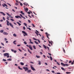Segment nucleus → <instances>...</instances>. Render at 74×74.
Masks as SVG:
<instances>
[{"label": "nucleus", "instance_id": "obj_46", "mask_svg": "<svg viewBox=\"0 0 74 74\" xmlns=\"http://www.w3.org/2000/svg\"><path fill=\"white\" fill-rule=\"evenodd\" d=\"M20 15L21 18H23V16H22V14H20Z\"/></svg>", "mask_w": 74, "mask_h": 74}, {"label": "nucleus", "instance_id": "obj_53", "mask_svg": "<svg viewBox=\"0 0 74 74\" xmlns=\"http://www.w3.org/2000/svg\"><path fill=\"white\" fill-rule=\"evenodd\" d=\"M1 44L3 45V46H4V44L3 43H1Z\"/></svg>", "mask_w": 74, "mask_h": 74}, {"label": "nucleus", "instance_id": "obj_15", "mask_svg": "<svg viewBox=\"0 0 74 74\" xmlns=\"http://www.w3.org/2000/svg\"><path fill=\"white\" fill-rule=\"evenodd\" d=\"M20 12L22 15H25V13H23V12L22 11H21Z\"/></svg>", "mask_w": 74, "mask_h": 74}, {"label": "nucleus", "instance_id": "obj_22", "mask_svg": "<svg viewBox=\"0 0 74 74\" xmlns=\"http://www.w3.org/2000/svg\"><path fill=\"white\" fill-rule=\"evenodd\" d=\"M16 23H18V25L19 26H21V23H19L18 22H16Z\"/></svg>", "mask_w": 74, "mask_h": 74}, {"label": "nucleus", "instance_id": "obj_5", "mask_svg": "<svg viewBox=\"0 0 74 74\" xmlns=\"http://www.w3.org/2000/svg\"><path fill=\"white\" fill-rule=\"evenodd\" d=\"M31 68L32 70H33V71H35V69H34V67H33L32 66V65L31 66Z\"/></svg>", "mask_w": 74, "mask_h": 74}, {"label": "nucleus", "instance_id": "obj_41", "mask_svg": "<svg viewBox=\"0 0 74 74\" xmlns=\"http://www.w3.org/2000/svg\"><path fill=\"white\" fill-rule=\"evenodd\" d=\"M1 13H2V15H3V16H5V14H4V13L2 12Z\"/></svg>", "mask_w": 74, "mask_h": 74}, {"label": "nucleus", "instance_id": "obj_39", "mask_svg": "<svg viewBox=\"0 0 74 74\" xmlns=\"http://www.w3.org/2000/svg\"><path fill=\"white\" fill-rule=\"evenodd\" d=\"M6 14L8 15V16H11V15H10L9 14H8V13H7Z\"/></svg>", "mask_w": 74, "mask_h": 74}, {"label": "nucleus", "instance_id": "obj_47", "mask_svg": "<svg viewBox=\"0 0 74 74\" xmlns=\"http://www.w3.org/2000/svg\"><path fill=\"white\" fill-rule=\"evenodd\" d=\"M57 64L58 65H60V64L58 62H57Z\"/></svg>", "mask_w": 74, "mask_h": 74}, {"label": "nucleus", "instance_id": "obj_64", "mask_svg": "<svg viewBox=\"0 0 74 74\" xmlns=\"http://www.w3.org/2000/svg\"><path fill=\"white\" fill-rule=\"evenodd\" d=\"M56 74H60V73H57Z\"/></svg>", "mask_w": 74, "mask_h": 74}, {"label": "nucleus", "instance_id": "obj_1", "mask_svg": "<svg viewBox=\"0 0 74 74\" xmlns=\"http://www.w3.org/2000/svg\"><path fill=\"white\" fill-rule=\"evenodd\" d=\"M4 56H7V58H9L10 57V56L9 55V53H4L3 54Z\"/></svg>", "mask_w": 74, "mask_h": 74}, {"label": "nucleus", "instance_id": "obj_34", "mask_svg": "<svg viewBox=\"0 0 74 74\" xmlns=\"http://www.w3.org/2000/svg\"><path fill=\"white\" fill-rule=\"evenodd\" d=\"M63 52H64V53H66V51H65V50H64V48H63Z\"/></svg>", "mask_w": 74, "mask_h": 74}, {"label": "nucleus", "instance_id": "obj_59", "mask_svg": "<svg viewBox=\"0 0 74 74\" xmlns=\"http://www.w3.org/2000/svg\"><path fill=\"white\" fill-rule=\"evenodd\" d=\"M21 45H17V46H18V47H20V46H21Z\"/></svg>", "mask_w": 74, "mask_h": 74}, {"label": "nucleus", "instance_id": "obj_54", "mask_svg": "<svg viewBox=\"0 0 74 74\" xmlns=\"http://www.w3.org/2000/svg\"><path fill=\"white\" fill-rule=\"evenodd\" d=\"M71 63V61L70 60L69 61V63Z\"/></svg>", "mask_w": 74, "mask_h": 74}, {"label": "nucleus", "instance_id": "obj_61", "mask_svg": "<svg viewBox=\"0 0 74 74\" xmlns=\"http://www.w3.org/2000/svg\"><path fill=\"white\" fill-rule=\"evenodd\" d=\"M15 4L16 5H18V3H16Z\"/></svg>", "mask_w": 74, "mask_h": 74}, {"label": "nucleus", "instance_id": "obj_12", "mask_svg": "<svg viewBox=\"0 0 74 74\" xmlns=\"http://www.w3.org/2000/svg\"><path fill=\"white\" fill-rule=\"evenodd\" d=\"M6 22H7V26H9L10 25H9V21L8 20H6Z\"/></svg>", "mask_w": 74, "mask_h": 74}, {"label": "nucleus", "instance_id": "obj_58", "mask_svg": "<svg viewBox=\"0 0 74 74\" xmlns=\"http://www.w3.org/2000/svg\"><path fill=\"white\" fill-rule=\"evenodd\" d=\"M19 51H20V52H22V50H21L20 49H18Z\"/></svg>", "mask_w": 74, "mask_h": 74}, {"label": "nucleus", "instance_id": "obj_11", "mask_svg": "<svg viewBox=\"0 0 74 74\" xmlns=\"http://www.w3.org/2000/svg\"><path fill=\"white\" fill-rule=\"evenodd\" d=\"M3 34H4V35H8V33H7L6 32H4L3 33Z\"/></svg>", "mask_w": 74, "mask_h": 74}, {"label": "nucleus", "instance_id": "obj_40", "mask_svg": "<svg viewBox=\"0 0 74 74\" xmlns=\"http://www.w3.org/2000/svg\"><path fill=\"white\" fill-rule=\"evenodd\" d=\"M32 25L33 27H35V26H34V24L33 23H32Z\"/></svg>", "mask_w": 74, "mask_h": 74}, {"label": "nucleus", "instance_id": "obj_20", "mask_svg": "<svg viewBox=\"0 0 74 74\" xmlns=\"http://www.w3.org/2000/svg\"><path fill=\"white\" fill-rule=\"evenodd\" d=\"M20 64L22 66H23V65H24V64L22 62H20Z\"/></svg>", "mask_w": 74, "mask_h": 74}, {"label": "nucleus", "instance_id": "obj_13", "mask_svg": "<svg viewBox=\"0 0 74 74\" xmlns=\"http://www.w3.org/2000/svg\"><path fill=\"white\" fill-rule=\"evenodd\" d=\"M9 24L10 25V26H11V27H12L13 28H14V27H13V25H12V24L11 23H9Z\"/></svg>", "mask_w": 74, "mask_h": 74}, {"label": "nucleus", "instance_id": "obj_42", "mask_svg": "<svg viewBox=\"0 0 74 74\" xmlns=\"http://www.w3.org/2000/svg\"><path fill=\"white\" fill-rule=\"evenodd\" d=\"M10 20L11 21H12L13 22H14V19H12V18H11Z\"/></svg>", "mask_w": 74, "mask_h": 74}, {"label": "nucleus", "instance_id": "obj_57", "mask_svg": "<svg viewBox=\"0 0 74 74\" xmlns=\"http://www.w3.org/2000/svg\"><path fill=\"white\" fill-rule=\"evenodd\" d=\"M28 14H29V15H30V12H28Z\"/></svg>", "mask_w": 74, "mask_h": 74}, {"label": "nucleus", "instance_id": "obj_48", "mask_svg": "<svg viewBox=\"0 0 74 74\" xmlns=\"http://www.w3.org/2000/svg\"><path fill=\"white\" fill-rule=\"evenodd\" d=\"M31 16H32V17H33V18H34V15H33V14H32Z\"/></svg>", "mask_w": 74, "mask_h": 74}, {"label": "nucleus", "instance_id": "obj_45", "mask_svg": "<svg viewBox=\"0 0 74 74\" xmlns=\"http://www.w3.org/2000/svg\"><path fill=\"white\" fill-rule=\"evenodd\" d=\"M30 45H26L27 47H29V46H30Z\"/></svg>", "mask_w": 74, "mask_h": 74}, {"label": "nucleus", "instance_id": "obj_56", "mask_svg": "<svg viewBox=\"0 0 74 74\" xmlns=\"http://www.w3.org/2000/svg\"><path fill=\"white\" fill-rule=\"evenodd\" d=\"M30 42L31 43V44H33L34 43L33 42H32L31 41H30Z\"/></svg>", "mask_w": 74, "mask_h": 74}, {"label": "nucleus", "instance_id": "obj_4", "mask_svg": "<svg viewBox=\"0 0 74 74\" xmlns=\"http://www.w3.org/2000/svg\"><path fill=\"white\" fill-rule=\"evenodd\" d=\"M23 69H25V71H26L27 70H29V69H28V68H27V67H23Z\"/></svg>", "mask_w": 74, "mask_h": 74}, {"label": "nucleus", "instance_id": "obj_33", "mask_svg": "<svg viewBox=\"0 0 74 74\" xmlns=\"http://www.w3.org/2000/svg\"><path fill=\"white\" fill-rule=\"evenodd\" d=\"M13 36L14 37H16V35L15 34H13Z\"/></svg>", "mask_w": 74, "mask_h": 74}, {"label": "nucleus", "instance_id": "obj_3", "mask_svg": "<svg viewBox=\"0 0 74 74\" xmlns=\"http://www.w3.org/2000/svg\"><path fill=\"white\" fill-rule=\"evenodd\" d=\"M45 34L46 36H47V37L49 40V38L48 36L49 37V36H50V35L49 34H48L47 32H46Z\"/></svg>", "mask_w": 74, "mask_h": 74}, {"label": "nucleus", "instance_id": "obj_28", "mask_svg": "<svg viewBox=\"0 0 74 74\" xmlns=\"http://www.w3.org/2000/svg\"><path fill=\"white\" fill-rule=\"evenodd\" d=\"M49 42V44H51V45H52V43L51 42H50V41H49V40H48Z\"/></svg>", "mask_w": 74, "mask_h": 74}, {"label": "nucleus", "instance_id": "obj_29", "mask_svg": "<svg viewBox=\"0 0 74 74\" xmlns=\"http://www.w3.org/2000/svg\"><path fill=\"white\" fill-rule=\"evenodd\" d=\"M36 57L37 58H40V57L39 56H38L37 55L36 56Z\"/></svg>", "mask_w": 74, "mask_h": 74}, {"label": "nucleus", "instance_id": "obj_30", "mask_svg": "<svg viewBox=\"0 0 74 74\" xmlns=\"http://www.w3.org/2000/svg\"><path fill=\"white\" fill-rule=\"evenodd\" d=\"M7 60H8V61H11V60H12V59H8Z\"/></svg>", "mask_w": 74, "mask_h": 74}, {"label": "nucleus", "instance_id": "obj_32", "mask_svg": "<svg viewBox=\"0 0 74 74\" xmlns=\"http://www.w3.org/2000/svg\"><path fill=\"white\" fill-rule=\"evenodd\" d=\"M61 64H62V65H63V66H64V63H63L61 62Z\"/></svg>", "mask_w": 74, "mask_h": 74}, {"label": "nucleus", "instance_id": "obj_2", "mask_svg": "<svg viewBox=\"0 0 74 74\" xmlns=\"http://www.w3.org/2000/svg\"><path fill=\"white\" fill-rule=\"evenodd\" d=\"M22 33H23V35L25 37L26 36H27V34L25 32L23 31H22Z\"/></svg>", "mask_w": 74, "mask_h": 74}, {"label": "nucleus", "instance_id": "obj_35", "mask_svg": "<svg viewBox=\"0 0 74 74\" xmlns=\"http://www.w3.org/2000/svg\"><path fill=\"white\" fill-rule=\"evenodd\" d=\"M3 32H4V30H1L0 31L1 33H3Z\"/></svg>", "mask_w": 74, "mask_h": 74}, {"label": "nucleus", "instance_id": "obj_25", "mask_svg": "<svg viewBox=\"0 0 74 74\" xmlns=\"http://www.w3.org/2000/svg\"><path fill=\"white\" fill-rule=\"evenodd\" d=\"M18 69H19V70H23V69L22 68H21V67H19V66H18Z\"/></svg>", "mask_w": 74, "mask_h": 74}, {"label": "nucleus", "instance_id": "obj_31", "mask_svg": "<svg viewBox=\"0 0 74 74\" xmlns=\"http://www.w3.org/2000/svg\"><path fill=\"white\" fill-rule=\"evenodd\" d=\"M50 59L51 60H52L53 58L51 56H50Z\"/></svg>", "mask_w": 74, "mask_h": 74}, {"label": "nucleus", "instance_id": "obj_16", "mask_svg": "<svg viewBox=\"0 0 74 74\" xmlns=\"http://www.w3.org/2000/svg\"><path fill=\"white\" fill-rule=\"evenodd\" d=\"M61 69L62 70H63L64 71H66L65 69L63 67H61Z\"/></svg>", "mask_w": 74, "mask_h": 74}, {"label": "nucleus", "instance_id": "obj_63", "mask_svg": "<svg viewBox=\"0 0 74 74\" xmlns=\"http://www.w3.org/2000/svg\"><path fill=\"white\" fill-rule=\"evenodd\" d=\"M23 29H24V30H25V27H23Z\"/></svg>", "mask_w": 74, "mask_h": 74}, {"label": "nucleus", "instance_id": "obj_24", "mask_svg": "<svg viewBox=\"0 0 74 74\" xmlns=\"http://www.w3.org/2000/svg\"><path fill=\"white\" fill-rule=\"evenodd\" d=\"M19 17V16H15V17L16 18H18Z\"/></svg>", "mask_w": 74, "mask_h": 74}, {"label": "nucleus", "instance_id": "obj_51", "mask_svg": "<svg viewBox=\"0 0 74 74\" xmlns=\"http://www.w3.org/2000/svg\"><path fill=\"white\" fill-rule=\"evenodd\" d=\"M20 4L21 6H22L23 5V4H22V3H20Z\"/></svg>", "mask_w": 74, "mask_h": 74}, {"label": "nucleus", "instance_id": "obj_19", "mask_svg": "<svg viewBox=\"0 0 74 74\" xmlns=\"http://www.w3.org/2000/svg\"><path fill=\"white\" fill-rule=\"evenodd\" d=\"M28 51L30 53H31V54H32V53L30 52V50L29 49H28Z\"/></svg>", "mask_w": 74, "mask_h": 74}, {"label": "nucleus", "instance_id": "obj_62", "mask_svg": "<svg viewBox=\"0 0 74 74\" xmlns=\"http://www.w3.org/2000/svg\"><path fill=\"white\" fill-rule=\"evenodd\" d=\"M36 32H37V33H39V32H38V31H37V30H36Z\"/></svg>", "mask_w": 74, "mask_h": 74}, {"label": "nucleus", "instance_id": "obj_17", "mask_svg": "<svg viewBox=\"0 0 74 74\" xmlns=\"http://www.w3.org/2000/svg\"><path fill=\"white\" fill-rule=\"evenodd\" d=\"M16 42V40H14V41L13 43L14 44V45H16V43H15V42Z\"/></svg>", "mask_w": 74, "mask_h": 74}, {"label": "nucleus", "instance_id": "obj_37", "mask_svg": "<svg viewBox=\"0 0 74 74\" xmlns=\"http://www.w3.org/2000/svg\"><path fill=\"white\" fill-rule=\"evenodd\" d=\"M24 9L26 10V11H28V9L27 8H25Z\"/></svg>", "mask_w": 74, "mask_h": 74}, {"label": "nucleus", "instance_id": "obj_36", "mask_svg": "<svg viewBox=\"0 0 74 74\" xmlns=\"http://www.w3.org/2000/svg\"><path fill=\"white\" fill-rule=\"evenodd\" d=\"M27 72L28 73H30L31 72V70H29L27 71Z\"/></svg>", "mask_w": 74, "mask_h": 74}, {"label": "nucleus", "instance_id": "obj_18", "mask_svg": "<svg viewBox=\"0 0 74 74\" xmlns=\"http://www.w3.org/2000/svg\"><path fill=\"white\" fill-rule=\"evenodd\" d=\"M43 45L44 48H45V49H47V47H46V46L45 45Z\"/></svg>", "mask_w": 74, "mask_h": 74}, {"label": "nucleus", "instance_id": "obj_50", "mask_svg": "<svg viewBox=\"0 0 74 74\" xmlns=\"http://www.w3.org/2000/svg\"><path fill=\"white\" fill-rule=\"evenodd\" d=\"M3 62H6V60H5V59H3Z\"/></svg>", "mask_w": 74, "mask_h": 74}, {"label": "nucleus", "instance_id": "obj_52", "mask_svg": "<svg viewBox=\"0 0 74 74\" xmlns=\"http://www.w3.org/2000/svg\"><path fill=\"white\" fill-rule=\"evenodd\" d=\"M3 19L4 21H5V18L4 17H3Z\"/></svg>", "mask_w": 74, "mask_h": 74}, {"label": "nucleus", "instance_id": "obj_55", "mask_svg": "<svg viewBox=\"0 0 74 74\" xmlns=\"http://www.w3.org/2000/svg\"><path fill=\"white\" fill-rule=\"evenodd\" d=\"M28 22H29V23H30V22H31V21H30V20H28Z\"/></svg>", "mask_w": 74, "mask_h": 74}, {"label": "nucleus", "instance_id": "obj_38", "mask_svg": "<svg viewBox=\"0 0 74 74\" xmlns=\"http://www.w3.org/2000/svg\"><path fill=\"white\" fill-rule=\"evenodd\" d=\"M23 24L25 25V26H27V24H26V23H23Z\"/></svg>", "mask_w": 74, "mask_h": 74}, {"label": "nucleus", "instance_id": "obj_43", "mask_svg": "<svg viewBox=\"0 0 74 74\" xmlns=\"http://www.w3.org/2000/svg\"><path fill=\"white\" fill-rule=\"evenodd\" d=\"M24 43L25 44V45H26V44H27V43L25 42V41H24Z\"/></svg>", "mask_w": 74, "mask_h": 74}, {"label": "nucleus", "instance_id": "obj_14", "mask_svg": "<svg viewBox=\"0 0 74 74\" xmlns=\"http://www.w3.org/2000/svg\"><path fill=\"white\" fill-rule=\"evenodd\" d=\"M24 5H28V4L27 3H23Z\"/></svg>", "mask_w": 74, "mask_h": 74}, {"label": "nucleus", "instance_id": "obj_8", "mask_svg": "<svg viewBox=\"0 0 74 74\" xmlns=\"http://www.w3.org/2000/svg\"><path fill=\"white\" fill-rule=\"evenodd\" d=\"M29 48L31 51H33V48H32V46H31V45L29 46Z\"/></svg>", "mask_w": 74, "mask_h": 74}, {"label": "nucleus", "instance_id": "obj_9", "mask_svg": "<svg viewBox=\"0 0 74 74\" xmlns=\"http://www.w3.org/2000/svg\"><path fill=\"white\" fill-rule=\"evenodd\" d=\"M69 66V64H64V66L65 67V66Z\"/></svg>", "mask_w": 74, "mask_h": 74}, {"label": "nucleus", "instance_id": "obj_21", "mask_svg": "<svg viewBox=\"0 0 74 74\" xmlns=\"http://www.w3.org/2000/svg\"><path fill=\"white\" fill-rule=\"evenodd\" d=\"M38 64H39V65H41V62L40 61H38Z\"/></svg>", "mask_w": 74, "mask_h": 74}, {"label": "nucleus", "instance_id": "obj_10", "mask_svg": "<svg viewBox=\"0 0 74 74\" xmlns=\"http://www.w3.org/2000/svg\"><path fill=\"white\" fill-rule=\"evenodd\" d=\"M35 33H36V34L37 35V36H38V34H39V36H40V37H41V35L40 34H38L37 33V32H35Z\"/></svg>", "mask_w": 74, "mask_h": 74}, {"label": "nucleus", "instance_id": "obj_6", "mask_svg": "<svg viewBox=\"0 0 74 74\" xmlns=\"http://www.w3.org/2000/svg\"><path fill=\"white\" fill-rule=\"evenodd\" d=\"M2 6L3 7H8V6L5 3H3V4H2Z\"/></svg>", "mask_w": 74, "mask_h": 74}, {"label": "nucleus", "instance_id": "obj_7", "mask_svg": "<svg viewBox=\"0 0 74 74\" xmlns=\"http://www.w3.org/2000/svg\"><path fill=\"white\" fill-rule=\"evenodd\" d=\"M33 39L34 40H36V41H38V42H39V43H40V40H38V39H36L35 38H33Z\"/></svg>", "mask_w": 74, "mask_h": 74}, {"label": "nucleus", "instance_id": "obj_44", "mask_svg": "<svg viewBox=\"0 0 74 74\" xmlns=\"http://www.w3.org/2000/svg\"><path fill=\"white\" fill-rule=\"evenodd\" d=\"M66 74H70V72H66Z\"/></svg>", "mask_w": 74, "mask_h": 74}, {"label": "nucleus", "instance_id": "obj_27", "mask_svg": "<svg viewBox=\"0 0 74 74\" xmlns=\"http://www.w3.org/2000/svg\"><path fill=\"white\" fill-rule=\"evenodd\" d=\"M27 27V29H29V30H31V29H30V28L29 27H28L27 26L26 27Z\"/></svg>", "mask_w": 74, "mask_h": 74}, {"label": "nucleus", "instance_id": "obj_49", "mask_svg": "<svg viewBox=\"0 0 74 74\" xmlns=\"http://www.w3.org/2000/svg\"><path fill=\"white\" fill-rule=\"evenodd\" d=\"M17 51H16V50H14V53H16V52Z\"/></svg>", "mask_w": 74, "mask_h": 74}, {"label": "nucleus", "instance_id": "obj_23", "mask_svg": "<svg viewBox=\"0 0 74 74\" xmlns=\"http://www.w3.org/2000/svg\"><path fill=\"white\" fill-rule=\"evenodd\" d=\"M33 48H34V49H36V46H35L34 45L33 46Z\"/></svg>", "mask_w": 74, "mask_h": 74}, {"label": "nucleus", "instance_id": "obj_26", "mask_svg": "<svg viewBox=\"0 0 74 74\" xmlns=\"http://www.w3.org/2000/svg\"><path fill=\"white\" fill-rule=\"evenodd\" d=\"M34 42H35V43H36V44H37V45L38 44V42L36 41H35Z\"/></svg>", "mask_w": 74, "mask_h": 74}, {"label": "nucleus", "instance_id": "obj_60", "mask_svg": "<svg viewBox=\"0 0 74 74\" xmlns=\"http://www.w3.org/2000/svg\"><path fill=\"white\" fill-rule=\"evenodd\" d=\"M4 40H5V41H7V39L6 38H5L4 39Z\"/></svg>", "mask_w": 74, "mask_h": 74}]
</instances>
